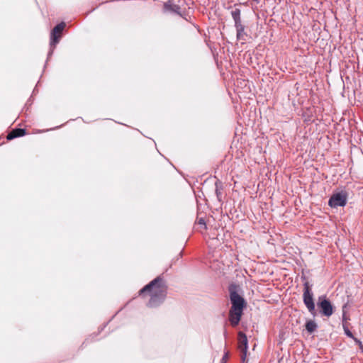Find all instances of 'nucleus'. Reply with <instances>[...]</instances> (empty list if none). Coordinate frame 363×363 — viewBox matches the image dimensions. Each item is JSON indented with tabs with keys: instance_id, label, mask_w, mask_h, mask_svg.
<instances>
[{
	"instance_id": "9",
	"label": "nucleus",
	"mask_w": 363,
	"mask_h": 363,
	"mask_svg": "<svg viewBox=\"0 0 363 363\" xmlns=\"http://www.w3.org/2000/svg\"><path fill=\"white\" fill-rule=\"evenodd\" d=\"M232 17L235 21V24H238L240 26V10L239 9H235L231 12Z\"/></svg>"
},
{
	"instance_id": "2",
	"label": "nucleus",
	"mask_w": 363,
	"mask_h": 363,
	"mask_svg": "<svg viewBox=\"0 0 363 363\" xmlns=\"http://www.w3.org/2000/svg\"><path fill=\"white\" fill-rule=\"evenodd\" d=\"M148 291L151 296L149 305L151 307L156 306L161 303L166 295V291L162 284V280L159 278L151 281L148 285L140 290V293Z\"/></svg>"
},
{
	"instance_id": "10",
	"label": "nucleus",
	"mask_w": 363,
	"mask_h": 363,
	"mask_svg": "<svg viewBox=\"0 0 363 363\" xmlns=\"http://www.w3.org/2000/svg\"><path fill=\"white\" fill-rule=\"evenodd\" d=\"M317 328V324L313 320H308L306 323V330L312 333H313Z\"/></svg>"
},
{
	"instance_id": "7",
	"label": "nucleus",
	"mask_w": 363,
	"mask_h": 363,
	"mask_svg": "<svg viewBox=\"0 0 363 363\" xmlns=\"http://www.w3.org/2000/svg\"><path fill=\"white\" fill-rule=\"evenodd\" d=\"M238 345L240 350L245 356L247 350V339L246 335L242 332L238 333Z\"/></svg>"
},
{
	"instance_id": "5",
	"label": "nucleus",
	"mask_w": 363,
	"mask_h": 363,
	"mask_svg": "<svg viewBox=\"0 0 363 363\" xmlns=\"http://www.w3.org/2000/svg\"><path fill=\"white\" fill-rule=\"evenodd\" d=\"M318 306L320 308L322 313L327 317H330L333 313V307L325 296L319 297Z\"/></svg>"
},
{
	"instance_id": "13",
	"label": "nucleus",
	"mask_w": 363,
	"mask_h": 363,
	"mask_svg": "<svg viewBox=\"0 0 363 363\" xmlns=\"http://www.w3.org/2000/svg\"><path fill=\"white\" fill-rule=\"evenodd\" d=\"M352 339L360 347V348H362V344L361 341H359L358 339L355 338L354 337Z\"/></svg>"
},
{
	"instance_id": "8",
	"label": "nucleus",
	"mask_w": 363,
	"mask_h": 363,
	"mask_svg": "<svg viewBox=\"0 0 363 363\" xmlns=\"http://www.w3.org/2000/svg\"><path fill=\"white\" fill-rule=\"evenodd\" d=\"M26 134V131L24 129L17 128L13 130L11 133H9L7 135L8 140H12L15 138L23 136Z\"/></svg>"
},
{
	"instance_id": "3",
	"label": "nucleus",
	"mask_w": 363,
	"mask_h": 363,
	"mask_svg": "<svg viewBox=\"0 0 363 363\" xmlns=\"http://www.w3.org/2000/svg\"><path fill=\"white\" fill-rule=\"evenodd\" d=\"M347 194L345 191L335 193L330 197L328 204L332 208L345 206L347 203Z\"/></svg>"
},
{
	"instance_id": "16",
	"label": "nucleus",
	"mask_w": 363,
	"mask_h": 363,
	"mask_svg": "<svg viewBox=\"0 0 363 363\" xmlns=\"http://www.w3.org/2000/svg\"><path fill=\"white\" fill-rule=\"evenodd\" d=\"M226 358H227V356H225V357L223 358V361H225Z\"/></svg>"
},
{
	"instance_id": "6",
	"label": "nucleus",
	"mask_w": 363,
	"mask_h": 363,
	"mask_svg": "<svg viewBox=\"0 0 363 363\" xmlns=\"http://www.w3.org/2000/svg\"><path fill=\"white\" fill-rule=\"evenodd\" d=\"M65 27V23H60V24L57 25L52 30V34H51V44L57 43H58L60 37H61V33L63 30V29Z\"/></svg>"
},
{
	"instance_id": "4",
	"label": "nucleus",
	"mask_w": 363,
	"mask_h": 363,
	"mask_svg": "<svg viewBox=\"0 0 363 363\" xmlns=\"http://www.w3.org/2000/svg\"><path fill=\"white\" fill-rule=\"evenodd\" d=\"M303 298V302L306 306L307 307L308 310L310 311L311 314L315 315V304L313 302V294L307 284H306L304 288Z\"/></svg>"
},
{
	"instance_id": "11",
	"label": "nucleus",
	"mask_w": 363,
	"mask_h": 363,
	"mask_svg": "<svg viewBox=\"0 0 363 363\" xmlns=\"http://www.w3.org/2000/svg\"><path fill=\"white\" fill-rule=\"evenodd\" d=\"M343 329H344L345 333L347 336H348L349 337H351V338H354L352 333H351V331L348 329V328L345 325H343Z\"/></svg>"
},
{
	"instance_id": "12",
	"label": "nucleus",
	"mask_w": 363,
	"mask_h": 363,
	"mask_svg": "<svg viewBox=\"0 0 363 363\" xmlns=\"http://www.w3.org/2000/svg\"><path fill=\"white\" fill-rule=\"evenodd\" d=\"M235 27H236V29L237 30H240V31H242L243 32L244 30V27L242 26V25L241 24V21H240V26L238 25V24H235Z\"/></svg>"
},
{
	"instance_id": "15",
	"label": "nucleus",
	"mask_w": 363,
	"mask_h": 363,
	"mask_svg": "<svg viewBox=\"0 0 363 363\" xmlns=\"http://www.w3.org/2000/svg\"><path fill=\"white\" fill-rule=\"evenodd\" d=\"M237 32H238V34H237L238 38H240V36H241V35H242V31H240V30H237Z\"/></svg>"
},
{
	"instance_id": "1",
	"label": "nucleus",
	"mask_w": 363,
	"mask_h": 363,
	"mask_svg": "<svg viewBox=\"0 0 363 363\" xmlns=\"http://www.w3.org/2000/svg\"><path fill=\"white\" fill-rule=\"evenodd\" d=\"M230 298L232 306L229 311V320L233 326H236L242 315L245 301L241 296L236 291H233L232 289H230Z\"/></svg>"
},
{
	"instance_id": "14",
	"label": "nucleus",
	"mask_w": 363,
	"mask_h": 363,
	"mask_svg": "<svg viewBox=\"0 0 363 363\" xmlns=\"http://www.w3.org/2000/svg\"><path fill=\"white\" fill-rule=\"evenodd\" d=\"M352 339L360 347V348H362V344L361 341H359L358 339L355 338L354 337Z\"/></svg>"
}]
</instances>
